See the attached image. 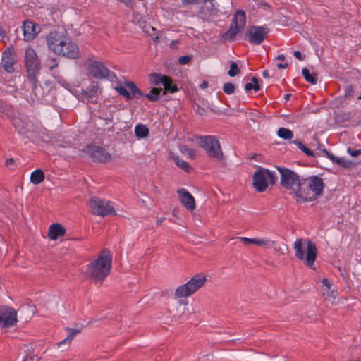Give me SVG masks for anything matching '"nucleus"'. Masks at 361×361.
Wrapping results in <instances>:
<instances>
[{"mask_svg": "<svg viewBox=\"0 0 361 361\" xmlns=\"http://www.w3.org/2000/svg\"><path fill=\"white\" fill-rule=\"evenodd\" d=\"M169 158L174 161L178 167L183 169L185 172L188 173L192 170V167L188 162L180 159L178 156L176 155L173 152L169 153Z\"/></svg>", "mask_w": 361, "mask_h": 361, "instance_id": "obj_24", "label": "nucleus"}, {"mask_svg": "<svg viewBox=\"0 0 361 361\" xmlns=\"http://www.w3.org/2000/svg\"><path fill=\"white\" fill-rule=\"evenodd\" d=\"M111 268V255L108 251L104 250L95 260L89 264L87 274L95 283L100 284L110 273Z\"/></svg>", "mask_w": 361, "mask_h": 361, "instance_id": "obj_1", "label": "nucleus"}, {"mask_svg": "<svg viewBox=\"0 0 361 361\" xmlns=\"http://www.w3.org/2000/svg\"><path fill=\"white\" fill-rule=\"evenodd\" d=\"M25 66L27 73V79L35 90L37 87L38 76L41 70V62L36 51L28 47L25 51Z\"/></svg>", "mask_w": 361, "mask_h": 361, "instance_id": "obj_4", "label": "nucleus"}, {"mask_svg": "<svg viewBox=\"0 0 361 361\" xmlns=\"http://www.w3.org/2000/svg\"><path fill=\"white\" fill-rule=\"evenodd\" d=\"M85 68L90 75L97 79H103L109 76V71L99 61L90 59L85 63Z\"/></svg>", "mask_w": 361, "mask_h": 361, "instance_id": "obj_14", "label": "nucleus"}, {"mask_svg": "<svg viewBox=\"0 0 361 361\" xmlns=\"http://www.w3.org/2000/svg\"><path fill=\"white\" fill-rule=\"evenodd\" d=\"M183 5L212 4V0H181Z\"/></svg>", "mask_w": 361, "mask_h": 361, "instance_id": "obj_36", "label": "nucleus"}, {"mask_svg": "<svg viewBox=\"0 0 361 361\" xmlns=\"http://www.w3.org/2000/svg\"><path fill=\"white\" fill-rule=\"evenodd\" d=\"M110 123L113 122V116H111L110 118H106Z\"/></svg>", "mask_w": 361, "mask_h": 361, "instance_id": "obj_57", "label": "nucleus"}, {"mask_svg": "<svg viewBox=\"0 0 361 361\" xmlns=\"http://www.w3.org/2000/svg\"><path fill=\"white\" fill-rule=\"evenodd\" d=\"M18 322L17 310L9 306L0 307V327L11 328Z\"/></svg>", "mask_w": 361, "mask_h": 361, "instance_id": "obj_11", "label": "nucleus"}, {"mask_svg": "<svg viewBox=\"0 0 361 361\" xmlns=\"http://www.w3.org/2000/svg\"><path fill=\"white\" fill-rule=\"evenodd\" d=\"M276 66L279 69L286 68L288 67V64L287 63H278L276 65Z\"/></svg>", "mask_w": 361, "mask_h": 361, "instance_id": "obj_48", "label": "nucleus"}, {"mask_svg": "<svg viewBox=\"0 0 361 361\" xmlns=\"http://www.w3.org/2000/svg\"><path fill=\"white\" fill-rule=\"evenodd\" d=\"M277 135L284 140H290L293 137V133L290 130L285 128H280L277 131Z\"/></svg>", "mask_w": 361, "mask_h": 361, "instance_id": "obj_32", "label": "nucleus"}, {"mask_svg": "<svg viewBox=\"0 0 361 361\" xmlns=\"http://www.w3.org/2000/svg\"><path fill=\"white\" fill-rule=\"evenodd\" d=\"M238 239L240 240L244 244L252 243L255 245L257 240V238H249L246 237H239Z\"/></svg>", "mask_w": 361, "mask_h": 361, "instance_id": "obj_40", "label": "nucleus"}, {"mask_svg": "<svg viewBox=\"0 0 361 361\" xmlns=\"http://www.w3.org/2000/svg\"><path fill=\"white\" fill-rule=\"evenodd\" d=\"M13 163H14V160L12 158L8 159L6 161V166H9L10 164H13Z\"/></svg>", "mask_w": 361, "mask_h": 361, "instance_id": "obj_51", "label": "nucleus"}, {"mask_svg": "<svg viewBox=\"0 0 361 361\" xmlns=\"http://www.w3.org/2000/svg\"><path fill=\"white\" fill-rule=\"evenodd\" d=\"M79 332V330L75 329H68V335L65 339L58 343V348H61L62 350H64V345H67V347H69L74 336H76Z\"/></svg>", "mask_w": 361, "mask_h": 361, "instance_id": "obj_25", "label": "nucleus"}, {"mask_svg": "<svg viewBox=\"0 0 361 361\" xmlns=\"http://www.w3.org/2000/svg\"><path fill=\"white\" fill-rule=\"evenodd\" d=\"M293 54H294L295 57H296L300 61H302L304 59L301 53L299 51H294Z\"/></svg>", "mask_w": 361, "mask_h": 361, "instance_id": "obj_47", "label": "nucleus"}, {"mask_svg": "<svg viewBox=\"0 0 361 361\" xmlns=\"http://www.w3.org/2000/svg\"><path fill=\"white\" fill-rule=\"evenodd\" d=\"M66 228L60 224H51L49 228L48 237L53 240L66 235Z\"/></svg>", "mask_w": 361, "mask_h": 361, "instance_id": "obj_23", "label": "nucleus"}, {"mask_svg": "<svg viewBox=\"0 0 361 361\" xmlns=\"http://www.w3.org/2000/svg\"><path fill=\"white\" fill-rule=\"evenodd\" d=\"M44 172L40 169L35 170L30 175V181L35 185L39 184L44 180Z\"/></svg>", "mask_w": 361, "mask_h": 361, "instance_id": "obj_27", "label": "nucleus"}, {"mask_svg": "<svg viewBox=\"0 0 361 361\" xmlns=\"http://www.w3.org/2000/svg\"><path fill=\"white\" fill-rule=\"evenodd\" d=\"M207 86V82H204L202 85V87H206Z\"/></svg>", "mask_w": 361, "mask_h": 361, "instance_id": "obj_58", "label": "nucleus"}, {"mask_svg": "<svg viewBox=\"0 0 361 361\" xmlns=\"http://www.w3.org/2000/svg\"><path fill=\"white\" fill-rule=\"evenodd\" d=\"M178 44H179L178 41L174 40L170 43L169 47H170V48H171L173 49H177V46Z\"/></svg>", "mask_w": 361, "mask_h": 361, "instance_id": "obj_46", "label": "nucleus"}, {"mask_svg": "<svg viewBox=\"0 0 361 361\" xmlns=\"http://www.w3.org/2000/svg\"><path fill=\"white\" fill-rule=\"evenodd\" d=\"M150 82L154 85H161L164 87L163 94H166V92H170L171 93L178 91L176 85L173 84V81L171 78L161 74L152 73L150 75Z\"/></svg>", "mask_w": 361, "mask_h": 361, "instance_id": "obj_15", "label": "nucleus"}, {"mask_svg": "<svg viewBox=\"0 0 361 361\" xmlns=\"http://www.w3.org/2000/svg\"><path fill=\"white\" fill-rule=\"evenodd\" d=\"M5 34L4 33L3 30L0 28V37H4Z\"/></svg>", "mask_w": 361, "mask_h": 361, "instance_id": "obj_56", "label": "nucleus"}, {"mask_svg": "<svg viewBox=\"0 0 361 361\" xmlns=\"http://www.w3.org/2000/svg\"><path fill=\"white\" fill-rule=\"evenodd\" d=\"M135 133L137 138H145L149 134V129L145 125L139 124L135 128Z\"/></svg>", "mask_w": 361, "mask_h": 361, "instance_id": "obj_28", "label": "nucleus"}, {"mask_svg": "<svg viewBox=\"0 0 361 361\" xmlns=\"http://www.w3.org/2000/svg\"><path fill=\"white\" fill-rule=\"evenodd\" d=\"M164 90L161 88L154 87L149 92V93L145 95V97L150 101H157L159 99V94L161 92L163 93Z\"/></svg>", "mask_w": 361, "mask_h": 361, "instance_id": "obj_31", "label": "nucleus"}, {"mask_svg": "<svg viewBox=\"0 0 361 361\" xmlns=\"http://www.w3.org/2000/svg\"><path fill=\"white\" fill-rule=\"evenodd\" d=\"M348 152L352 157H357L361 154V149H352L351 148L349 147V148H348Z\"/></svg>", "mask_w": 361, "mask_h": 361, "instance_id": "obj_45", "label": "nucleus"}, {"mask_svg": "<svg viewBox=\"0 0 361 361\" xmlns=\"http://www.w3.org/2000/svg\"><path fill=\"white\" fill-rule=\"evenodd\" d=\"M39 358L35 355H27L23 361H39Z\"/></svg>", "mask_w": 361, "mask_h": 361, "instance_id": "obj_44", "label": "nucleus"}, {"mask_svg": "<svg viewBox=\"0 0 361 361\" xmlns=\"http://www.w3.org/2000/svg\"><path fill=\"white\" fill-rule=\"evenodd\" d=\"M164 218H159V219H158L157 220V221H156V224H157V226L161 225V224H162V222H163V221H164Z\"/></svg>", "mask_w": 361, "mask_h": 361, "instance_id": "obj_52", "label": "nucleus"}, {"mask_svg": "<svg viewBox=\"0 0 361 361\" xmlns=\"http://www.w3.org/2000/svg\"><path fill=\"white\" fill-rule=\"evenodd\" d=\"M191 60V57L189 56H182L179 58L178 62L182 64L185 65L187 64Z\"/></svg>", "mask_w": 361, "mask_h": 361, "instance_id": "obj_42", "label": "nucleus"}, {"mask_svg": "<svg viewBox=\"0 0 361 361\" xmlns=\"http://www.w3.org/2000/svg\"><path fill=\"white\" fill-rule=\"evenodd\" d=\"M198 144L204 149L207 156L215 161H222L224 155L219 140L214 136L207 135L198 137Z\"/></svg>", "mask_w": 361, "mask_h": 361, "instance_id": "obj_5", "label": "nucleus"}, {"mask_svg": "<svg viewBox=\"0 0 361 361\" xmlns=\"http://www.w3.org/2000/svg\"><path fill=\"white\" fill-rule=\"evenodd\" d=\"M323 153L325 154V155L329 158L331 161H333L334 163H336L337 164L340 166H343L344 167H350L352 165V162L348 160H345L344 158L342 157H337L331 154H330L327 150L324 149Z\"/></svg>", "mask_w": 361, "mask_h": 361, "instance_id": "obj_26", "label": "nucleus"}, {"mask_svg": "<svg viewBox=\"0 0 361 361\" xmlns=\"http://www.w3.org/2000/svg\"><path fill=\"white\" fill-rule=\"evenodd\" d=\"M281 175V184L288 190L293 191L297 197V192L300 191L302 179L294 171L286 168L278 167Z\"/></svg>", "mask_w": 361, "mask_h": 361, "instance_id": "obj_8", "label": "nucleus"}, {"mask_svg": "<svg viewBox=\"0 0 361 361\" xmlns=\"http://www.w3.org/2000/svg\"><path fill=\"white\" fill-rule=\"evenodd\" d=\"M178 197L182 204L188 210L193 211L195 209L194 197L185 189H180L178 191Z\"/></svg>", "mask_w": 361, "mask_h": 361, "instance_id": "obj_20", "label": "nucleus"}, {"mask_svg": "<svg viewBox=\"0 0 361 361\" xmlns=\"http://www.w3.org/2000/svg\"><path fill=\"white\" fill-rule=\"evenodd\" d=\"M324 185L321 178L311 176L302 179L300 190L297 192V201H313L321 196Z\"/></svg>", "mask_w": 361, "mask_h": 361, "instance_id": "obj_2", "label": "nucleus"}, {"mask_svg": "<svg viewBox=\"0 0 361 361\" xmlns=\"http://www.w3.org/2000/svg\"><path fill=\"white\" fill-rule=\"evenodd\" d=\"M322 283L323 284V290H330L331 289V283L329 281V280L327 279H323L322 281Z\"/></svg>", "mask_w": 361, "mask_h": 361, "instance_id": "obj_43", "label": "nucleus"}, {"mask_svg": "<svg viewBox=\"0 0 361 361\" xmlns=\"http://www.w3.org/2000/svg\"><path fill=\"white\" fill-rule=\"evenodd\" d=\"M87 152L99 161H106L110 159V154L106 150L97 146L90 147Z\"/></svg>", "mask_w": 361, "mask_h": 361, "instance_id": "obj_22", "label": "nucleus"}, {"mask_svg": "<svg viewBox=\"0 0 361 361\" xmlns=\"http://www.w3.org/2000/svg\"><path fill=\"white\" fill-rule=\"evenodd\" d=\"M295 257L303 262L311 269H314V263L317 259V249L315 243L302 238L297 239L293 243Z\"/></svg>", "mask_w": 361, "mask_h": 361, "instance_id": "obj_3", "label": "nucleus"}, {"mask_svg": "<svg viewBox=\"0 0 361 361\" xmlns=\"http://www.w3.org/2000/svg\"><path fill=\"white\" fill-rule=\"evenodd\" d=\"M348 361H360V360H350Z\"/></svg>", "mask_w": 361, "mask_h": 361, "instance_id": "obj_59", "label": "nucleus"}, {"mask_svg": "<svg viewBox=\"0 0 361 361\" xmlns=\"http://www.w3.org/2000/svg\"><path fill=\"white\" fill-rule=\"evenodd\" d=\"M277 177L274 171L260 167L253 174V186L258 192H264L268 183L274 184Z\"/></svg>", "mask_w": 361, "mask_h": 361, "instance_id": "obj_9", "label": "nucleus"}, {"mask_svg": "<svg viewBox=\"0 0 361 361\" xmlns=\"http://www.w3.org/2000/svg\"><path fill=\"white\" fill-rule=\"evenodd\" d=\"M252 81L254 83V85H259L258 84V80H257V78L256 77H253L252 78Z\"/></svg>", "mask_w": 361, "mask_h": 361, "instance_id": "obj_54", "label": "nucleus"}, {"mask_svg": "<svg viewBox=\"0 0 361 361\" xmlns=\"http://www.w3.org/2000/svg\"><path fill=\"white\" fill-rule=\"evenodd\" d=\"M262 75L263 77L264 78H269V73L268 71H264L263 73H262Z\"/></svg>", "mask_w": 361, "mask_h": 361, "instance_id": "obj_53", "label": "nucleus"}, {"mask_svg": "<svg viewBox=\"0 0 361 361\" xmlns=\"http://www.w3.org/2000/svg\"><path fill=\"white\" fill-rule=\"evenodd\" d=\"M59 55L70 59H77L80 56L79 47L68 37L63 46V51Z\"/></svg>", "mask_w": 361, "mask_h": 361, "instance_id": "obj_18", "label": "nucleus"}, {"mask_svg": "<svg viewBox=\"0 0 361 361\" xmlns=\"http://www.w3.org/2000/svg\"><path fill=\"white\" fill-rule=\"evenodd\" d=\"M206 281V277L204 275H195L186 283L179 286L176 289L174 295L176 298L189 297L203 287Z\"/></svg>", "mask_w": 361, "mask_h": 361, "instance_id": "obj_6", "label": "nucleus"}, {"mask_svg": "<svg viewBox=\"0 0 361 361\" xmlns=\"http://www.w3.org/2000/svg\"><path fill=\"white\" fill-rule=\"evenodd\" d=\"M352 92H353L352 87H351V86H349V87L346 89L345 96H349Z\"/></svg>", "mask_w": 361, "mask_h": 361, "instance_id": "obj_49", "label": "nucleus"}, {"mask_svg": "<svg viewBox=\"0 0 361 361\" xmlns=\"http://www.w3.org/2000/svg\"><path fill=\"white\" fill-rule=\"evenodd\" d=\"M246 24L245 12L243 10H238L234 14L229 29L223 35L222 40L234 41L237 35L242 32Z\"/></svg>", "mask_w": 361, "mask_h": 361, "instance_id": "obj_7", "label": "nucleus"}, {"mask_svg": "<svg viewBox=\"0 0 361 361\" xmlns=\"http://www.w3.org/2000/svg\"><path fill=\"white\" fill-rule=\"evenodd\" d=\"M68 36L59 32H51L47 36V44L51 51L59 55L63 51V46Z\"/></svg>", "mask_w": 361, "mask_h": 361, "instance_id": "obj_12", "label": "nucleus"}, {"mask_svg": "<svg viewBox=\"0 0 361 361\" xmlns=\"http://www.w3.org/2000/svg\"><path fill=\"white\" fill-rule=\"evenodd\" d=\"M235 87L231 82L225 83L223 86L224 92L227 94H231L235 92Z\"/></svg>", "mask_w": 361, "mask_h": 361, "instance_id": "obj_38", "label": "nucleus"}, {"mask_svg": "<svg viewBox=\"0 0 361 361\" xmlns=\"http://www.w3.org/2000/svg\"><path fill=\"white\" fill-rule=\"evenodd\" d=\"M293 143H295L298 148H300L306 155L314 157V153L307 147H306L299 140H294Z\"/></svg>", "mask_w": 361, "mask_h": 361, "instance_id": "obj_34", "label": "nucleus"}, {"mask_svg": "<svg viewBox=\"0 0 361 361\" xmlns=\"http://www.w3.org/2000/svg\"><path fill=\"white\" fill-rule=\"evenodd\" d=\"M275 242L270 240H264V239H257L255 242V245L262 246L264 247H269L271 245H274Z\"/></svg>", "mask_w": 361, "mask_h": 361, "instance_id": "obj_37", "label": "nucleus"}, {"mask_svg": "<svg viewBox=\"0 0 361 361\" xmlns=\"http://www.w3.org/2000/svg\"><path fill=\"white\" fill-rule=\"evenodd\" d=\"M276 60L284 61L285 60V56L283 54H279L276 58Z\"/></svg>", "mask_w": 361, "mask_h": 361, "instance_id": "obj_50", "label": "nucleus"}, {"mask_svg": "<svg viewBox=\"0 0 361 361\" xmlns=\"http://www.w3.org/2000/svg\"><path fill=\"white\" fill-rule=\"evenodd\" d=\"M125 85L126 87L117 85L115 87V90L117 92H118L121 95L123 96L127 99L138 98L142 96V92L133 82H126Z\"/></svg>", "mask_w": 361, "mask_h": 361, "instance_id": "obj_16", "label": "nucleus"}, {"mask_svg": "<svg viewBox=\"0 0 361 361\" xmlns=\"http://www.w3.org/2000/svg\"><path fill=\"white\" fill-rule=\"evenodd\" d=\"M252 89H254L255 91L259 90L260 87L259 85H254L252 83H247L245 86V91L248 92L251 90Z\"/></svg>", "mask_w": 361, "mask_h": 361, "instance_id": "obj_41", "label": "nucleus"}, {"mask_svg": "<svg viewBox=\"0 0 361 361\" xmlns=\"http://www.w3.org/2000/svg\"><path fill=\"white\" fill-rule=\"evenodd\" d=\"M16 63L15 55L11 48H7L3 53L1 64L8 73L14 71L13 65Z\"/></svg>", "mask_w": 361, "mask_h": 361, "instance_id": "obj_19", "label": "nucleus"}, {"mask_svg": "<svg viewBox=\"0 0 361 361\" xmlns=\"http://www.w3.org/2000/svg\"><path fill=\"white\" fill-rule=\"evenodd\" d=\"M269 29L264 26H251L246 32L249 42L253 44H260L268 36Z\"/></svg>", "mask_w": 361, "mask_h": 361, "instance_id": "obj_13", "label": "nucleus"}, {"mask_svg": "<svg viewBox=\"0 0 361 361\" xmlns=\"http://www.w3.org/2000/svg\"><path fill=\"white\" fill-rule=\"evenodd\" d=\"M323 295L326 300H328L334 304L338 297V292L336 290H323Z\"/></svg>", "mask_w": 361, "mask_h": 361, "instance_id": "obj_29", "label": "nucleus"}, {"mask_svg": "<svg viewBox=\"0 0 361 361\" xmlns=\"http://www.w3.org/2000/svg\"><path fill=\"white\" fill-rule=\"evenodd\" d=\"M47 66L49 69L52 71L58 66V62L56 58H51L47 61Z\"/></svg>", "mask_w": 361, "mask_h": 361, "instance_id": "obj_39", "label": "nucleus"}, {"mask_svg": "<svg viewBox=\"0 0 361 361\" xmlns=\"http://www.w3.org/2000/svg\"><path fill=\"white\" fill-rule=\"evenodd\" d=\"M302 74L304 76L306 81H307L308 82H310L312 85H315L317 83V77L316 74H314V73L310 74L309 72V70L307 68H304L302 70Z\"/></svg>", "mask_w": 361, "mask_h": 361, "instance_id": "obj_30", "label": "nucleus"}, {"mask_svg": "<svg viewBox=\"0 0 361 361\" xmlns=\"http://www.w3.org/2000/svg\"><path fill=\"white\" fill-rule=\"evenodd\" d=\"M290 96H291V94H286L285 95V97H284V99H285L286 101H288V100L290 99Z\"/></svg>", "mask_w": 361, "mask_h": 361, "instance_id": "obj_55", "label": "nucleus"}, {"mask_svg": "<svg viewBox=\"0 0 361 361\" xmlns=\"http://www.w3.org/2000/svg\"><path fill=\"white\" fill-rule=\"evenodd\" d=\"M89 207L92 214L102 217L116 214V212L110 201L97 197L90 198Z\"/></svg>", "mask_w": 361, "mask_h": 361, "instance_id": "obj_10", "label": "nucleus"}, {"mask_svg": "<svg viewBox=\"0 0 361 361\" xmlns=\"http://www.w3.org/2000/svg\"><path fill=\"white\" fill-rule=\"evenodd\" d=\"M23 29L25 39L27 41L34 39L40 30L39 27L32 21H25Z\"/></svg>", "mask_w": 361, "mask_h": 361, "instance_id": "obj_21", "label": "nucleus"}, {"mask_svg": "<svg viewBox=\"0 0 361 361\" xmlns=\"http://www.w3.org/2000/svg\"><path fill=\"white\" fill-rule=\"evenodd\" d=\"M179 149L183 154L188 155L190 159H193L196 157V152L189 148L187 145H180Z\"/></svg>", "mask_w": 361, "mask_h": 361, "instance_id": "obj_33", "label": "nucleus"}, {"mask_svg": "<svg viewBox=\"0 0 361 361\" xmlns=\"http://www.w3.org/2000/svg\"><path fill=\"white\" fill-rule=\"evenodd\" d=\"M240 73V69L235 62L232 61L230 66V70L228 74L231 77H234Z\"/></svg>", "mask_w": 361, "mask_h": 361, "instance_id": "obj_35", "label": "nucleus"}, {"mask_svg": "<svg viewBox=\"0 0 361 361\" xmlns=\"http://www.w3.org/2000/svg\"><path fill=\"white\" fill-rule=\"evenodd\" d=\"M101 90L97 82H92L81 94L82 100L87 103H95Z\"/></svg>", "mask_w": 361, "mask_h": 361, "instance_id": "obj_17", "label": "nucleus"}]
</instances>
